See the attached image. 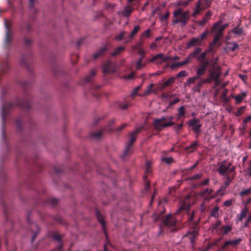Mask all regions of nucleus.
Segmentation results:
<instances>
[{
  "label": "nucleus",
  "mask_w": 251,
  "mask_h": 251,
  "mask_svg": "<svg viewBox=\"0 0 251 251\" xmlns=\"http://www.w3.org/2000/svg\"><path fill=\"white\" fill-rule=\"evenodd\" d=\"M17 106L25 110H29L32 107L30 96L28 94H25L24 99L22 100H20L19 98H17L14 101L3 104L1 109V115L3 124H4L6 117L8 115L9 112Z\"/></svg>",
  "instance_id": "obj_1"
},
{
  "label": "nucleus",
  "mask_w": 251,
  "mask_h": 251,
  "mask_svg": "<svg viewBox=\"0 0 251 251\" xmlns=\"http://www.w3.org/2000/svg\"><path fill=\"white\" fill-rule=\"evenodd\" d=\"M173 16L175 20L172 21L173 24L180 23L182 26H184L186 25L189 20V11H186L183 12L182 8H176L174 11Z\"/></svg>",
  "instance_id": "obj_2"
},
{
  "label": "nucleus",
  "mask_w": 251,
  "mask_h": 251,
  "mask_svg": "<svg viewBox=\"0 0 251 251\" xmlns=\"http://www.w3.org/2000/svg\"><path fill=\"white\" fill-rule=\"evenodd\" d=\"M222 21H220L213 24L212 27V32L215 33L214 37V43H216L223 35L224 29L228 26L227 24L220 25Z\"/></svg>",
  "instance_id": "obj_3"
},
{
  "label": "nucleus",
  "mask_w": 251,
  "mask_h": 251,
  "mask_svg": "<svg viewBox=\"0 0 251 251\" xmlns=\"http://www.w3.org/2000/svg\"><path fill=\"white\" fill-rule=\"evenodd\" d=\"M167 117L163 116L160 118H156L154 120L152 125L155 129L160 130L167 127L171 126L174 125V122H166Z\"/></svg>",
  "instance_id": "obj_4"
},
{
  "label": "nucleus",
  "mask_w": 251,
  "mask_h": 251,
  "mask_svg": "<svg viewBox=\"0 0 251 251\" xmlns=\"http://www.w3.org/2000/svg\"><path fill=\"white\" fill-rule=\"evenodd\" d=\"M235 167L232 165L230 162H227L224 160L219 164L218 172L220 175L222 176L226 175L228 173L232 172L234 171Z\"/></svg>",
  "instance_id": "obj_5"
},
{
  "label": "nucleus",
  "mask_w": 251,
  "mask_h": 251,
  "mask_svg": "<svg viewBox=\"0 0 251 251\" xmlns=\"http://www.w3.org/2000/svg\"><path fill=\"white\" fill-rule=\"evenodd\" d=\"M96 215L97 216L98 220L101 225L102 228L107 239V242L104 245V251H109L108 250V246L110 245V243L108 237V234L107 232L106 231L105 229V224L104 220V218L98 209L96 210Z\"/></svg>",
  "instance_id": "obj_6"
},
{
  "label": "nucleus",
  "mask_w": 251,
  "mask_h": 251,
  "mask_svg": "<svg viewBox=\"0 0 251 251\" xmlns=\"http://www.w3.org/2000/svg\"><path fill=\"white\" fill-rule=\"evenodd\" d=\"M12 23L11 21L4 19V25L6 28V33L5 37V44L9 46L12 42V33L10 32V26Z\"/></svg>",
  "instance_id": "obj_7"
},
{
  "label": "nucleus",
  "mask_w": 251,
  "mask_h": 251,
  "mask_svg": "<svg viewBox=\"0 0 251 251\" xmlns=\"http://www.w3.org/2000/svg\"><path fill=\"white\" fill-rule=\"evenodd\" d=\"M171 59V57L165 56L163 53H160L154 55L149 61V62L153 63L156 65L161 64L164 61Z\"/></svg>",
  "instance_id": "obj_8"
},
{
  "label": "nucleus",
  "mask_w": 251,
  "mask_h": 251,
  "mask_svg": "<svg viewBox=\"0 0 251 251\" xmlns=\"http://www.w3.org/2000/svg\"><path fill=\"white\" fill-rule=\"evenodd\" d=\"M189 126L192 128V129L196 133L199 134L200 133V128L201 126V124L199 119L194 118L190 120L188 122Z\"/></svg>",
  "instance_id": "obj_9"
},
{
  "label": "nucleus",
  "mask_w": 251,
  "mask_h": 251,
  "mask_svg": "<svg viewBox=\"0 0 251 251\" xmlns=\"http://www.w3.org/2000/svg\"><path fill=\"white\" fill-rule=\"evenodd\" d=\"M213 190L211 189H206L199 192V195L202 197L206 201L213 199L215 195L212 194Z\"/></svg>",
  "instance_id": "obj_10"
},
{
  "label": "nucleus",
  "mask_w": 251,
  "mask_h": 251,
  "mask_svg": "<svg viewBox=\"0 0 251 251\" xmlns=\"http://www.w3.org/2000/svg\"><path fill=\"white\" fill-rule=\"evenodd\" d=\"M208 64V61L206 60L202 63H201L196 70V75L199 78L204 75L205 73L207 66Z\"/></svg>",
  "instance_id": "obj_11"
},
{
  "label": "nucleus",
  "mask_w": 251,
  "mask_h": 251,
  "mask_svg": "<svg viewBox=\"0 0 251 251\" xmlns=\"http://www.w3.org/2000/svg\"><path fill=\"white\" fill-rule=\"evenodd\" d=\"M133 10V7L131 5H128L125 7L124 9L118 12V14L121 16L126 17L127 19L129 17L131 13Z\"/></svg>",
  "instance_id": "obj_12"
},
{
  "label": "nucleus",
  "mask_w": 251,
  "mask_h": 251,
  "mask_svg": "<svg viewBox=\"0 0 251 251\" xmlns=\"http://www.w3.org/2000/svg\"><path fill=\"white\" fill-rule=\"evenodd\" d=\"M176 223V220L171 214H168L164 220L163 224L168 227H174Z\"/></svg>",
  "instance_id": "obj_13"
},
{
  "label": "nucleus",
  "mask_w": 251,
  "mask_h": 251,
  "mask_svg": "<svg viewBox=\"0 0 251 251\" xmlns=\"http://www.w3.org/2000/svg\"><path fill=\"white\" fill-rule=\"evenodd\" d=\"M195 227L191 231H189L186 234V236L188 237L190 239L191 244H193L195 242V239L197 236L198 234V229L197 228V225L195 224Z\"/></svg>",
  "instance_id": "obj_14"
},
{
  "label": "nucleus",
  "mask_w": 251,
  "mask_h": 251,
  "mask_svg": "<svg viewBox=\"0 0 251 251\" xmlns=\"http://www.w3.org/2000/svg\"><path fill=\"white\" fill-rule=\"evenodd\" d=\"M29 228L32 233L31 242H33L39 232L40 229L38 225L35 223L31 224Z\"/></svg>",
  "instance_id": "obj_15"
},
{
  "label": "nucleus",
  "mask_w": 251,
  "mask_h": 251,
  "mask_svg": "<svg viewBox=\"0 0 251 251\" xmlns=\"http://www.w3.org/2000/svg\"><path fill=\"white\" fill-rule=\"evenodd\" d=\"M52 237L54 240L58 242L57 247L55 249V251H62V244L61 243V236L57 232H54L52 234Z\"/></svg>",
  "instance_id": "obj_16"
},
{
  "label": "nucleus",
  "mask_w": 251,
  "mask_h": 251,
  "mask_svg": "<svg viewBox=\"0 0 251 251\" xmlns=\"http://www.w3.org/2000/svg\"><path fill=\"white\" fill-rule=\"evenodd\" d=\"M201 39L199 37H194L187 44V48H190L192 46H200L201 44Z\"/></svg>",
  "instance_id": "obj_17"
},
{
  "label": "nucleus",
  "mask_w": 251,
  "mask_h": 251,
  "mask_svg": "<svg viewBox=\"0 0 251 251\" xmlns=\"http://www.w3.org/2000/svg\"><path fill=\"white\" fill-rule=\"evenodd\" d=\"M31 25L29 22H27L26 24L22 23L20 25V30L23 35H24L25 32L28 33L31 32Z\"/></svg>",
  "instance_id": "obj_18"
},
{
  "label": "nucleus",
  "mask_w": 251,
  "mask_h": 251,
  "mask_svg": "<svg viewBox=\"0 0 251 251\" xmlns=\"http://www.w3.org/2000/svg\"><path fill=\"white\" fill-rule=\"evenodd\" d=\"M141 127H139L136 129L134 131L130 133L129 135V141L127 144L132 146V144L136 139V134L140 131Z\"/></svg>",
  "instance_id": "obj_19"
},
{
  "label": "nucleus",
  "mask_w": 251,
  "mask_h": 251,
  "mask_svg": "<svg viewBox=\"0 0 251 251\" xmlns=\"http://www.w3.org/2000/svg\"><path fill=\"white\" fill-rule=\"evenodd\" d=\"M206 9L204 6H203L201 3L199 1L197 2L196 8L192 14L193 17H196L197 15H199L201 11H203Z\"/></svg>",
  "instance_id": "obj_20"
},
{
  "label": "nucleus",
  "mask_w": 251,
  "mask_h": 251,
  "mask_svg": "<svg viewBox=\"0 0 251 251\" xmlns=\"http://www.w3.org/2000/svg\"><path fill=\"white\" fill-rule=\"evenodd\" d=\"M102 73L104 76L110 74V60H108L102 65Z\"/></svg>",
  "instance_id": "obj_21"
},
{
  "label": "nucleus",
  "mask_w": 251,
  "mask_h": 251,
  "mask_svg": "<svg viewBox=\"0 0 251 251\" xmlns=\"http://www.w3.org/2000/svg\"><path fill=\"white\" fill-rule=\"evenodd\" d=\"M96 75V71L95 69H92L89 73L84 78L83 81L85 83H88L92 81L94 76Z\"/></svg>",
  "instance_id": "obj_22"
},
{
  "label": "nucleus",
  "mask_w": 251,
  "mask_h": 251,
  "mask_svg": "<svg viewBox=\"0 0 251 251\" xmlns=\"http://www.w3.org/2000/svg\"><path fill=\"white\" fill-rule=\"evenodd\" d=\"M231 97L234 98L236 103L238 104L241 102L247 96V92H242L240 94L236 96L234 95H231Z\"/></svg>",
  "instance_id": "obj_23"
},
{
  "label": "nucleus",
  "mask_w": 251,
  "mask_h": 251,
  "mask_svg": "<svg viewBox=\"0 0 251 251\" xmlns=\"http://www.w3.org/2000/svg\"><path fill=\"white\" fill-rule=\"evenodd\" d=\"M106 51V48L103 47L97 51L95 52L93 55V59H96L104 55Z\"/></svg>",
  "instance_id": "obj_24"
},
{
  "label": "nucleus",
  "mask_w": 251,
  "mask_h": 251,
  "mask_svg": "<svg viewBox=\"0 0 251 251\" xmlns=\"http://www.w3.org/2000/svg\"><path fill=\"white\" fill-rule=\"evenodd\" d=\"M209 75L213 80L219 78L221 75V72L219 69L213 68L212 70L210 71Z\"/></svg>",
  "instance_id": "obj_25"
},
{
  "label": "nucleus",
  "mask_w": 251,
  "mask_h": 251,
  "mask_svg": "<svg viewBox=\"0 0 251 251\" xmlns=\"http://www.w3.org/2000/svg\"><path fill=\"white\" fill-rule=\"evenodd\" d=\"M132 146L126 144L123 154L122 155V158L125 159L126 156L132 152Z\"/></svg>",
  "instance_id": "obj_26"
},
{
  "label": "nucleus",
  "mask_w": 251,
  "mask_h": 251,
  "mask_svg": "<svg viewBox=\"0 0 251 251\" xmlns=\"http://www.w3.org/2000/svg\"><path fill=\"white\" fill-rule=\"evenodd\" d=\"M20 62L21 65L25 67L28 70L30 71V65L28 62V59H27V57L26 56H25V55L22 56L21 58L20 59Z\"/></svg>",
  "instance_id": "obj_27"
},
{
  "label": "nucleus",
  "mask_w": 251,
  "mask_h": 251,
  "mask_svg": "<svg viewBox=\"0 0 251 251\" xmlns=\"http://www.w3.org/2000/svg\"><path fill=\"white\" fill-rule=\"evenodd\" d=\"M105 132V130H100L96 132H92L90 134L91 137L93 138L95 140H99L101 137H102Z\"/></svg>",
  "instance_id": "obj_28"
},
{
  "label": "nucleus",
  "mask_w": 251,
  "mask_h": 251,
  "mask_svg": "<svg viewBox=\"0 0 251 251\" xmlns=\"http://www.w3.org/2000/svg\"><path fill=\"white\" fill-rule=\"evenodd\" d=\"M190 62L189 61V58H187V57H186L184 59V60L183 61H180V62H178L176 63H173L171 66V68L172 69H174L175 68H178L180 66L184 65L185 64H189Z\"/></svg>",
  "instance_id": "obj_29"
},
{
  "label": "nucleus",
  "mask_w": 251,
  "mask_h": 251,
  "mask_svg": "<svg viewBox=\"0 0 251 251\" xmlns=\"http://www.w3.org/2000/svg\"><path fill=\"white\" fill-rule=\"evenodd\" d=\"M211 15L212 12L210 11L207 12L205 17L199 22V25L200 26H203L205 23L208 22Z\"/></svg>",
  "instance_id": "obj_30"
},
{
  "label": "nucleus",
  "mask_w": 251,
  "mask_h": 251,
  "mask_svg": "<svg viewBox=\"0 0 251 251\" xmlns=\"http://www.w3.org/2000/svg\"><path fill=\"white\" fill-rule=\"evenodd\" d=\"M201 49L200 48H196L189 55L187 58H189V61L191 62V59L192 58L196 57L198 54L201 52Z\"/></svg>",
  "instance_id": "obj_31"
},
{
  "label": "nucleus",
  "mask_w": 251,
  "mask_h": 251,
  "mask_svg": "<svg viewBox=\"0 0 251 251\" xmlns=\"http://www.w3.org/2000/svg\"><path fill=\"white\" fill-rule=\"evenodd\" d=\"M231 229L232 226L229 225L222 226L220 228V231L224 235L227 234L229 231L231 230Z\"/></svg>",
  "instance_id": "obj_32"
},
{
  "label": "nucleus",
  "mask_w": 251,
  "mask_h": 251,
  "mask_svg": "<svg viewBox=\"0 0 251 251\" xmlns=\"http://www.w3.org/2000/svg\"><path fill=\"white\" fill-rule=\"evenodd\" d=\"M231 181V179L229 176H227L226 178V180L225 181L224 185L222 186L217 191V194L219 193L220 191H223L226 189V186H228Z\"/></svg>",
  "instance_id": "obj_33"
},
{
  "label": "nucleus",
  "mask_w": 251,
  "mask_h": 251,
  "mask_svg": "<svg viewBox=\"0 0 251 251\" xmlns=\"http://www.w3.org/2000/svg\"><path fill=\"white\" fill-rule=\"evenodd\" d=\"M248 209L247 207L244 208L241 211V213L238 216L237 222L241 221L242 219L246 216L248 212Z\"/></svg>",
  "instance_id": "obj_34"
},
{
  "label": "nucleus",
  "mask_w": 251,
  "mask_h": 251,
  "mask_svg": "<svg viewBox=\"0 0 251 251\" xmlns=\"http://www.w3.org/2000/svg\"><path fill=\"white\" fill-rule=\"evenodd\" d=\"M53 73L56 77H58L60 75H63L64 71L61 68L56 66L53 69Z\"/></svg>",
  "instance_id": "obj_35"
},
{
  "label": "nucleus",
  "mask_w": 251,
  "mask_h": 251,
  "mask_svg": "<svg viewBox=\"0 0 251 251\" xmlns=\"http://www.w3.org/2000/svg\"><path fill=\"white\" fill-rule=\"evenodd\" d=\"M125 48L122 46L118 47L116 48L112 52H111V56H116L119 55L121 52L125 50Z\"/></svg>",
  "instance_id": "obj_36"
},
{
  "label": "nucleus",
  "mask_w": 251,
  "mask_h": 251,
  "mask_svg": "<svg viewBox=\"0 0 251 251\" xmlns=\"http://www.w3.org/2000/svg\"><path fill=\"white\" fill-rule=\"evenodd\" d=\"M37 1V0H29V8L30 11L33 13H36V10L34 8V4Z\"/></svg>",
  "instance_id": "obj_37"
},
{
  "label": "nucleus",
  "mask_w": 251,
  "mask_h": 251,
  "mask_svg": "<svg viewBox=\"0 0 251 251\" xmlns=\"http://www.w3.org/2000/svg\"><path fill=\"white\" fill-rule=\"evenodd\" d=\"M1 71L6 72L9 68V65L7 61H3L0 65Z\"/></svg>",
  "instance_id": "obj_38"
},
{
  "label": "nucleus",
  "mask_w": 251,
  "mask_h": 251,
  "mask_svg": "<svg viewBox=\"0 0 251 251\" xmlns=\"http://www.w3.org/2000/svg\"><path fill=\"white\" fill-rule=\"evenodd\" d=\"M213 0H198V1L201 3L205 7L207 8L210 6Z\"/></svg>",
  "instance_id": "obj_39"
},
{
  "label": "nucleus",
  "mask_w": 251,
  "mask_h": 251,
  "mask_svg": "<svg viewBox=\"0 0 251 251\" xmlns=\"http://www.w3.org/2000/svg\"><path fill=\"white\" fill-rule=\"evenodd\" d=\"M174 81V78L171 77L163 82L161 87V89H164L166 87L173 83Z\"/></svg>",
  "instance_id": "obj_40"
},
{
  "label": "nucleus",
  "mask_w": 251,
  "mask_h": 251,
  "mask_svg": "<svg viewBox=\"0 0 251 251\" xmlns=\"http://www.w3.org/2000/svg\"><path fill=\"white\" fill-rule=\"evenodd\" d=\"M153 84L151 83L149 86L147 87L146 90L142 94V96L146 97L149 95L150 93L152 92V87Z\"/></svg>",
  "instance_id": "obj_41"
},
{
  "label": "nucleus",
  "mask_w": 251,
  "mask_h": 251,
  "mask_svg": "<svg viewBox=\"0 0 251 251\" xmlns=\"http://www.w3.org/2000/svg\"><path fill=\"white\" fill-rule=\"evenodd\" d=\"M231 32H232L236 35H241L242 33V28H240L238 26L235 27L232 29Z\"/></svg>",
  "instance_id": "obj_42"
},
{
  "label": "nucleus",
  "mask_w": 251,
  "mask_h": 251,
  "mask_svg": "<svg viewBox=\"0 0 251 251\" xmlns=\"http://www.w3.org/2000/svg\"><path fill=\"white\" fill-rule=\"evenodd\" d=\"M219 207H215L213 208L211 212V215L215 218H218L219 217Z\"/></svg>",
  "instance_id": "obj_43"
},
{
  "label": "nucleus",
  "mask_w": 251,
  "mask_h": 251,
  "mask_svg": "<svg viewBox=\"0 0 251 251\" xmlns=\"http://www.w3.org/2000/svg\"><path fill=\"white\" fill-rule=\"evenodd\" d=\"M178 118H179L183 116L185 113V110L184 106H180L178 109Z\"/></svg>",
  "instance_id": "obj_44"
},
{
  "label": "nucleus",
  "mask_w": 251,
  "mask_h": 251,
  "mask_svg": "<svg viewBox=\"0 0 251 251\" xmlns=\"http://www.w3.org/2000/svg\"><path fill=\"white\" fill-rule=\"evenodd\" d=\"M47 202L50 204L52 206H55L58 203V200L55 198H50L48 200Z\"/></svg>",
  "instance_id": "obj_45"
},
{
  "label": "nucleus",
  "mask_w": 251,
  "mask_h": 251,
  "mask_svg": "<svg viewBox=\"0 0 251 251\" xmlns=\"http://www.w3.org/2000/svg\"><path fill=\"white\" fill-rule=\"evenodd\" d=\"M246 106H241L240 108L238 109L237 112L235 113V115L236 116H241L244 112V110L245 109Z\"/></svg>",
  "instance_id": "obj_46"
},
{
  "label": "nucleus",
  "mask_w": 251,
  "mask_h": 251,
  "mask_svg": "<svg viewBox=\"0 0 251 251\" xmlns=\"http://www.w3.org/2000/svg\"><path fill=\"white\" fill-rule=\"evenodd\" d=\"M198 146V143L197 141L192 143L189 146L187 147V149H191L190 151H193L197 149Z\"/></svg>",
  "instance_id": "obj_47"
},
{
  "label": "nucleus",
  "mask_w": 251,
  "mask_h": 251,
  "mask_svg": "<svg viewBox=\"0 0 251 251\" xmlns=\"http://www.w3.org/2000/svg\"><path fill=\"white\" fill-rule=\"evenodd\" d=\"M199 78L197 75H195V76H194L193 77H189L187 80L186 84L187 85H189V84H190L191 83H194L195 82V81L196 79H198Z\"/></svg>",
  "instance_id": "obj_48"
},
{
  "label": "nucleus",
  "mask_w": 251,
  "mask_h": 251,
  "mask_svg": "<svg viewBox=\"0 0 251 251\" xmlns=\"http://www.w3.org/2000/svg\"><path fill=\"white\" fill-rule=\"evenodd\" d=\"M241 241L242 239L241 238H238V239L235 240H228V241L229 242V244L232 246H235L236 245L239 244Z\"/></svg>",
  "instance_id": "obj_49"
},
{
  "label": "nucleus",
  "mask_w": 251,
  "mask_h": 251,
  "mask_svg": "<svg viewBox=\"0 0 251 251\" xmlns=\"http://www.w3.org/2000/svg\"><path fill=\"white\" fill-rule=\"evenodd\" d=\"M24 40L25 45L27 47L30 46L32 44V40L25 36L24 37Z\"/></svg>",
  "instance_id": "obj_50"
},
{
  "label": "nucleus",
  "mask_w": 251,
  "mask_h": 251,
  "mask_svg": "<svg viewBox=\"0 0 251 251\" xmlns=\"http://www.w3.org/2000/svg\"><path fill=\"white\" fill-rule=\"evenodd\" d=\"M145 65V63H142V60L141 59H138V60L136 62V68L137 70H140L142 67Z\"/></svg>",
  "instance_id": "obj_51"
},
{
  "label": "nucleus",
  "mask_w": 251,
  "mask_h": 251,
  "mask_svg": "<svg viewBox=\"0 0 251 251\" xmlns=\"http://www.w3.org/2000/svg\"><path fill=\"white\" fill-rule=\"evenodd\" d=\"M203 84V82H202L201 79H200V81L197 83L196 86L194 88V90L195 91L199 92L200 91V88Z\"/></svg>",
  "instance_id": "obj_52"
},
{
  "label": "nucleus",
  "mask_w": 251,
  "mask_h": 251,
  "mask_svg": "<svg viewBox=\"0 0 251 251\" xmlns=\"http://www.w3.org/2000/svg\"><path fill=\"white\" fill-rule=\"evenodd\" d=\"M221 225V221L220 220H217L214 223L211 225V228L213 230L216 229L218 226Z\"/></svg>",
  "instance_id": "obj_53"
},
{
  "label": "nucleus",
  "mask_w": 251,
  "mask_h": 251,
  "mask_svg": "<svg viewBox=\"0 0 251 251\" xmlns=\"http://www.w3.org/2000/svg\"><path fill=\"white\" fill-rule=\"evenodd\" d=\"M231 44V46L228 47V49L231 51L235 50L238 47V45L236 42H233L229 43Z\"/></svg>",
  "instance_id": "obj_54"
},
{
  "label": "nucleus",
  "mask_w": 251,
  "mask_h": 251,
  "mask_svg": "<svg viewBox=\"0 0 251 251\" xmlns=\"http://www.w3.org/2000/svg\"><path fill=\"white\" fill-rule=\"evenodd\" d=\"M16 124L17 128L19 130L21 129L22 128V120L21 119V118H18L16 120Z\"/></svg>",
  "instance_id": "obj_55"
},
{
  "label": "nucleus",
  "mask_w": 251,
  "mask_h": 251,
  "mask_svg": "<svg viewBox=\"0 0 251 251\" xmlns=\"http://www.w3.org/2000/svg\"><path fill=\"white\" fill-rule=\"evenodd\" d=\"M125 31L124 30H122L121 31L120 33L117 35L116 37H115V39L117 40H118V41H121L122 40V39L123 38V37L125 35Z\"/></svg>",
  "instance_id": "obj_56"
},
{
  "label": "nucleus",
  "mask_w": 251,
  "mask_h": 251,
  "mask_svg": "<svg viewBox=\"0 0 251 251\" xmlns=\"http://www.w3.org/2000/svg\"><path fill=\"white\" fill-rule=\"evenodd\" d=\"M209 182V179L208 178H207L205 179L202 181L200 183H199L197 184L198 186H205V185H208Z\"/></svg>",
  "instance_id": "obj_57"
},
{
  "label": "nucleus",
  "mask_w": 251,
  "mask_h": 251,
  "mask_svg": "<svg viewBox=\"0 0 251 251\" xmlns=\"http://www.w3.org/2000/svg\"><path fill=\"white\" fill-rule=\"evenodd\" d=\"M188 75V73L187 72L185 71V70H183V71H180L176 75V76L177 77H185V76H186Z\"/></svg>",
  "instance_id": "obj_58"
},
{
  "label": "nucleus",
  "mask_w": 251,
  "mask_h": 251,
  "mask_svg": "<svg viewBox=\"0 0 251 251\" xmlns=\"http://www.w3.org/2000/svg\"><path fill=\"white\" fill-rule=\"evenodd\" d=\"M78 58V55L77 54L75 53L73 54L71 57L72 62L73 64H75L77 62V60Z\"/></svg>",
  "instance_id": "obj_59"
},
{
  "label": "nucleus",
  "mask_w": 251,
  "mask_h": 251,
  "mask_svg": "<svg viewBox=\"0 0 251 251\" xmlns=\"http://www.w3.org/2000/svg\"><path fill=\"white\" fill-rule=\"evenodd\" d=\"M169 14H170V13H169V11L166 12V13L163 16H160V20L162 22H166L167 21V19L168 17L169 16Z\"/></svg>",
  "instance_id": "obj_60"
},
{
  "label": "nucleus",
  "mask_w": 251,
  "mask_h": 251,
  "mask_svg": "<svg viewBox=\"0 0 251 251\" xmlns=\"http://www.w3.org/2000/svg\"><path fill=\"white\" fill-rule=\"evenodd\" d=\"M180 5L186 6L188 5V4H187V2L186 1V0H185V1H180V0L175 4V6L176 7H178Z\"/></svg>",
  "instance_id": "obj_61"
},
{
  "label": "nucleus",
  "mask_w": 251,
  "mask_h": 251,
  "mask_svg": "<svg viewBox=\"0 0 251 251\" xmlns=\"http://www.w3.org/2000/svg\"><path fill=\"white\" fill-rule=\"evenodd\" d=\"M150 33L151 30L150 29H148L141 34V36L146 38L149 37Z\"/></svg>",
  "instance_id": "obj_62"
},
{
  "label": "nucleus",
  "mask_w": 251,
  "mask_h": 251,
  "mask_svg": "<svg viewBox=\"0 0 251 251\" xmlns=\"http://www.w3.org/2000/svg\"><path fill=\"white\" fill-rule=\"evenodd\" d=\"M141 88V86H137L133 88L131 93V96L135 95Z\"/></svg>",
  "instance_id": "obj_63"
},
{
  "label": "nucleus",
  "mask_w": 251,
  "mask_h": 251,
  "mask_svg": "<svg viewBox=\"0 0 251 251\" xmlns=\"http://www.w3.org/2000/svg\"><path fill=\"white\" fill-rule=\"evenodd\" d=\"M251 193V191H250V189L248 188V189H245V190L242 191L241 192H240V195L241 196H243L244 195H248L249 194H250Z\"/></svg>",
  "instance_id": "obj_64"
}]
</instances>
